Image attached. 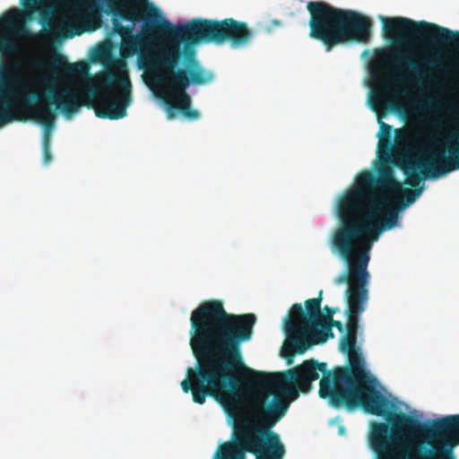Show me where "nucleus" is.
<instances>
[{"label":"nucleus","mask_w":459,"mask_h":459,"mask_svg":"<svg viewBox=\"0 0 459 459\" xmlns=\"http://www.w3.org/2000/svg\"><path fill=\"white\" fill-rule=\"evenodd\" d=\"M256 323L255 314H232L227 312L222 301L207 300L192 311L190 317L191 340L217 364L231 361L236 367L231 371L233 378L251 379L260 386L254 393L268 394V400L279 395L290 403L297 399L299 392L308 393L312 382L332 370L325 362L314 359L276 373H266L247 367L242 357L241 345L249 342Z\"/></svg>","instance_id":"nucleus-1"},{"label":"nucleus","mask_w":459,"mask_h":459,"mask_svg":"<svg viewBox=\"0 0 459 459\" xmlns=\"http://www.w3.org/2000/svg\"><path fill=\"white\" fill-rule=\"evenodd\" d=\"M377 177L362 172L356 186L345 191L337 203L340 224L333 235V246L346 262L347 270L369 278L368 264L373 242L398 222V211L391 207L402 195L403 206L413 204L423 187L403 188L393 169L378 166Z\"/></svg>","instance_id":"nucleus-2"},{"label":"nucleus","mask_w":459,"mask_h":459,"mask_svg":"<svg viewBox=\"0 0 459 459\" xmlns=\"http://www.w3.org/2000/svg\"><path fill=\"white\" fill-rule=\"evenodd\" d=\"M158 28L175 42L160 48L147 59L148 66L162 72L158 81L164 83L171 93L167 100L169 108L178 110L188 120H196L200 113L191 108V97L186 89L191 84L212 82L214 74L197 61L193 46L214 43L229 44L231 48H244L253 40L255 32L247 22L233 18L221 21L196 18L181 26L163 21Z\"/></svg>","instance_id":"nucleus-3"},{"label":"nucleus","mask_w":459,"mask_h":459,"mask_svg":"<svg viewBox=\"0 0 459 459\" xmlns=\"http://www.w3.org/2000/svg\"><path fill=\"white\" fill-rule=\"evenodd\" d=\"M343 352L348 355L349 365L335 367L321 378L318 391L321 398L335 409L343 407L354 411L361 407L369 414L385 417L392 424L394 439L422 434L441 441V446L425 449L416 459H455L452 448L459 444V414L436 420L432 426H428L410 414L391 412V402L375 388L362 356L356 349Z\"/></svg>","instance_id":"nucleus-4"},{"label":"nucleus","mask_w":459,"mask_h":459,"mask_svg":"<svg viewBox=\"0 0 459 459\" xmlns=\"http://www.w3.org/2000/svg\"><path fill=\"white\" fill-rule=\"evenodd\" d=\"M100 89H91L82 94L77 87L66 86L56 91L48 86L43 94L30 92L22 100V107L35 121L44 127L42 146H50L51 133L55 126L56 114L49 106L53 105L69 118L77 113L81 107L93 108L95 115L100 118L120 119L126 115V107L131 101V82L126 64L116 62V70H107L100 81Z\"/></svg>","instance_id":"nucleus-5"},{"label":"nucleus","mask_w":459,"mask_h":459,"mask_svg":"<svg viewBox=\"0 0 459 459\" xmlns=\"http://www.w3.org/2000/svg\"><path fill=\"white\" fill-rule=\"evenodd\" d=\"M196 359L195 368H187L186 377L180 385L184 393H192L193 402L204 404L212 397L221 404L233 420L230 438L220 444L212 459H247L250 454L248 436L244 415V393L240 379L233 378L235 363L217 364L190 339Z\"/></svg>","instance_id":"nucleus-6"},{"label":"nucleus","mask_w":459,"mask_h":459,"mask_svg":"<svg viewBox=\"0 0 459 459\" xmlns=\"http://www.w3.org/2000/svg\"><path fill=\"white\" fill-rule=\"evenodd\" d=\"M269 394H244V411L250 454L255 459H283L286 449L278 433L272 429L285 416L290 401L279 395L268 400Z\"/></svg>","instance_id":"nucleus-7"},{"label":"nucleus","mask_w":459,"mask_h":459,"mask_svg":"<svg viewBox=\"0 0 459 459\" xmlns=\"http://www.w3.org/2000/svg\"><path fill=\"white\" fill-rule=\"evenodd\" d=\"M310 14L309 37L320 40L330 51L350 41L366 43L371 37V20L357 12L335 8L323 1L307 4Z\"/></svg>","instance_id":"nucleus-8"},{"label":"nucleus","mask_w":459,"mask_h":459,"mask_svg":"<svg viewBox=\"0 0 459 459\" xmlns=\"http://www.w3.org/2000/svg\"><path fill=\"white\" fill-rule=\"evenodd\" d=\"M457 148H449L440 142L434 141L424 157L394 163L406 176V183L418 187L422 179H437L459 169Z\"/></svg>","instance_id":"nucleus-9"},{"label":"nucleus","mask_w":459,"mask_h":459,"mask_svg":"<svg viewBox=\"0 0 459 459\" xmlns=\"http://www.w3.org/2000/svg\"><path fill=\"white\" fill-rule=\"evenodd\" d=\"M322 295L323 290H320L317 298L305 301L306 312L299 303L294 304L290 308V316L285 322L288 342L283 351V356L289 363L292 361L295 353L302 354L311 347V342L307 338L309 333L308 325L318 324L322 318Z\"/></svg>","instance_id":"nucleus-10"},{"label":"nucleus","mask_w":459,"mask_h":459,"mask_svg":"<svg viewBox=\"0 0 459 459\" xmlns=\"http://www.w3.org/2000/svg\"><path fill=\"white\" fill-rule=\"evenodd\" d=\"M369 278L348 271L335 278L338 285L347 283L345 291L347 302L346 333L342 337L340 348L342 351L356 349L359 316L365 311L368 300V283Z\"/></svg>","instance_id":"nucleus-11"},{"label":"nucleus","mask_w":459,"mask_h":459,"mask_svg":"<svg viewBox=\"0 0 459 459\" xmlns=\"http://www.w3.org/2000/svg\"><path fill=\"white\" fill-rule=\"evenodd\" d=\"M19 50V44L16 40L11 38L0 39V53L2 55H14ZM9 81V70L3 62H0V126L8 124L16 118L13 114V103L11 92L7 89Z\"/></svg>","instance_id":"nucleus-12"},{"label":"nucleus","mask_w":459,"mask_h":459,"mask_svg":"<svg viewBox=\"0 0 459 459\" xmlns=\"http://www.w3.org/2000/svg\"><path fill=\"white\" fill-rule=\"evenodd\" d=\"M419 138V132L412 127L403 126L396 129L394 131V146L389 158V163L394 164L419 158L415 145Z\"/></svg>","instance_id":"nucleus-13"},{"label":"nucleus","mask_w":459,"mask_h":459,"mask_svg":"<svg viewBox=\"0 0 459 459\" xmlns=\"http://www.w3.org/2000/svg\"><path fill=\"white\" fill-rule=\"evenodd\" d=\"M389 427L386 423L375 422L371 429L370 444L378 459H392L394 450L389 442Z\"/></svg>","instance_id":"nucleus-14"},{"label":"nucleus","mask_w":459,"mask_h":459,"mask_svg":"<svg viewBox=\"0 0 459 459\" xmlns=\"http://www.w3.org/2000/svg\"><path fill=\"white\" fill-rule=\"evenodd\" d=\"M309 333L307 335L311 345L319 344L326 342L329 338L333 337V333L328 322L319 319L318 324L308 325Z\"/></svg>","instance_id":"nucleus-15"},{"label":"nucleus","mask_w":459,"mask_h":459,"mask_svg":"<svg viewBox=\"0 0 459 459\" xmlns=\"http://www.w3.org/2000/svg\"><path fill=\"white\" fill-rule=\"evenodd\" d=\"M53 64L56 66H63L64 74L68 76H85L89 71L87 64L83 62L65 63L64 57L58 54L54 55Z\"/></svg>","instance_id":"nucleus-16"},{"label":"nucleus","mask_w":459,"mask_h":459,"mask_svg":"<svg viewBox=\"0 0 459 459\" xmlns=\"http://www.w3.org/2000/svg\"><path fill=\"white\" fill-rule=\"evenodd\" d=\"M393 143H392V138H386V137H382L380 136V138H378V143H377V152H378V155H379V158L381 160H385V162L384 163H381L379 166L381 165H387V163H389V158H390V155L391 153L393 152Z\"/></svg>","instance_id":"nucleus-17"},{"label":"nucleus","mask_w":459,"mask_h":459,"mask_svg":"<svg viewBox=\"0 0 459 459\" xmlns=\"http://www.w3.org/2000/svg\"><path fill=\"white\" fill-rule=\"evenodd\" d=\"M121 39V53L126 56L135 54L140 42L138 36Z\"/></svg>","instance_id":"nucleus-18"},{"label":"nucleus","mask_w":459,"mask_h":459,"mask_svg":"<svg viewBox=\"0 0 459 459\" xmlns=\"http://www.w3.org/2000/svg\"><path fill=\"white\" fill-rule=\"evenodd\" d=\"M382 117H383V113L380 111H377V122L380 126V130L377 134V137L380 138V136H382V137H386V138H392V129L393 128L391 126L383 122Z\"/></svg>","instance_id":"nucleus-19"},{"label":"nucleus","mask_w":459,"mask_h":459,"mask_svg":"<svg viewBox=\"0 0 459 459\" xmlns=\"http://www.w3.org/2000/svg\"><path fill=\"white\" fill-rule=\"evenodd\" d=\"M324 310L325 312V315H322V318L321 320L323 321H330L333 318V315L339 310L337 307H328V306H325L324 307Z\"/></svg>","instance_id":"nucleus-20"},{"label":"nucleus","mask_w":459,"mask_h":459,"mask_svg":"<svg viewBox=\"0 0 459 459\" xmlns=\"http://www.w3.org/2000/svg\"><path fill=\"white\" fill-rule=\"evenodd\" d=\"M417 108L420 110H429L433 108V100L431 98H426L423 100L417 103Z\"/></svg>","instance_id":"nucleus-21"},{"label":"nucleus","mask_w":459,"mask_h":459,"mask_svg":"<svg viewBox=\"0 0 459 459\" xmlns=\"http://www.w3.org/2000/svg\"><path fill=\"white\" fill-rule=\"evenodd\" d=\"M39 0H24V8L30 13H35L39 5Z\"/></svg>","instance_id":"nucleus-22"},{"label":"nucleus","mask_w":459,"mask_h":459,"mask_svg":"<svg viewBox=\"0 0 459 459\" xmlns=\"http://www.w3.org/2000/svg\"><path fill=\"white\" fill-rule=\"evenodd\" d=\"M42 151H43V163L45 165H48L52 160L50 146H42Z\"/></svg>","instance_id":"nucleus-23"},{"label":"nucleus","mask_w":459,"mask_h":459,"mask_svg":"<svg viewBox=\"0 0 459 459\" xmlns=\"http://www.w3.org/2000/svg\"><path fill=\"white\" fill-rule=\"evenodd\" d=\"M328 324L331 325V328L335 327L340 333L344 331V325L341 321L332 319L328 321Z\"/></svg>","instance_id":"nucleus-24"},{"label":"nucleus","mask_w":459,"mask_h":459,"mask_svg":"<svg viewBox=\"0 0 459 459\" xmlns=\"http://www.w3.org/2000/svg\"><path fill=\"white\" fill-rule=\"evenodd\" d=\"M370 106L371 108L377 111L381 106V100L378 96H375L371 100H370Z\"/></svg>","instance_id":"nucleus-25"},{"label":"nucleus","mask_w":459,"mask_h":459,"mask_svg":"<svg viewBox=\"0 0 459 459\" xmlns=\"http://www.w3.org/2000/svg\"><path fill=\"white\" fill-rule=\"evenodd\" d=\"M15 32L20 36H25L30 33L29 30L25 26H20L16 28Z\"/></svg>","instance_id":"nucleus-26"},{"label":"nucleus","mask_w":459,"mask_h":459,"mask_svg":"<svg viewBox=\"0 0 459 459\" xmlns=\"http://www.w3.org/2000/svg\"><path fill=\"white\" fill-rule=\"evenodd\" d=\"M272 25L276 27V26H281V22L278 20H273L272 21Z\"/></svg>","instance_id":"nucleus-27"},{"label":"nucleus","mask_w":459,"mask_h":459,"mask_svg":"<svg viewBox=\"0 0 459 459\" xmlns=\"http://www.w3.org/2000/svg\"><path fill=\"white\" fill-rule=\"evenodd\" d=\"M382 86H383V90L385 91V92L390 91V88L385 82H384Z\"/></svg>","instance_id":"nucleus-28"},{"label":"nucleus","mask_w":459,"mask_h":459,"mask_svg":"<svg viewBox=\"0 0 459 459\" xmlns=\"http://www.w3.org/2000/svg\"><path fill=\"white\" fill-rule=\"evenodd\" d=\"M5 22H6V23H7L8 25H10V26H12V25H13V20H12V18H11V17L6 18V21H5Z\"/></svg>","instance_id":"nucleus-29"},{"label":"nucleus","mask_w":459,"mask_h":459,"mask_svg":"<svg viewBox=\"0 0 459 459\" xmlns=\"http://www.w3.org/2000/svg\"><path fill=\"white\" fill-rule=\"evenodd\" d=\"M13 14L14 16H20V15H21V13H20L19 11L15 10V11H13Z\"/></svg>","instance_id":"nucleus-30"},{"label":"nucleus","mask_w":459,"mask_h":459,"mask_svg":"<svg viewBox=\"0 0 459 459\" xmlns=\"http://www.w3.org/2000/svg\"><path fill=\"white\" fill-rule=\"evenodd\" d=\"M389 108H390L391 109H396V106H395V104H394V103H393V102H392V103H390Z\"/></svg>","instance_id":"nucleus-31"},{"label":"nucleus","mask_w":459,"mask_h":459,"mask_svg":"<svg viewBox=\"0 0 459 459\" xmlns=\"http://www.w3.org/2000/svg\"><path fill=\"white\" fill-rule=\"evenodd\" d=\"M90 9L91 10H97V5H95V4L91 5Z\"/></svg>","instance_id":"nucleus-32"},{"label":"nucleus","mask_w":459,"mask_h":459,"mask_svg":"<svg viewBox=\"0 0 459 459\" xmlns=\"http://www.w3.org/2000/svg\"><path fill=\"white\" fill-rule=\"evenodd\" d=\"M455 69L459 72V62L455 65Z\"/></svg>","instance_id":"nucleus-33"},{"label":"nucleus","mask_w":459,"mask_h":459,"mask_svg":"<svg viewBox=\"0 0 459 459\" xmlns=\"http://www.w3.org/2000/svg\"><path fill=\"white\" fill-rule=\"evenodd\" d=\"M118 3H122L124 0H117Z\"/></svg>","instance_id":"nucleus-34"}]
</instances>
